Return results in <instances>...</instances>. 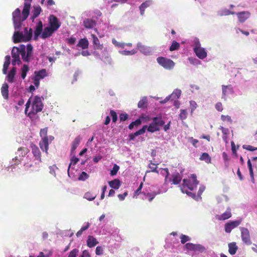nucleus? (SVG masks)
Masks as SVG:
<instances>
[{"label":"nucleus","instance_id":"nucleus-1","mask_svg":"<svg viewBox=\"0 0 257 257\" xmlns=\"http://www.w3.org/2000/svg\"><path fill=\"white\" fill-rule=\"evenodd\" d=\"M191 180L184 179L183 183L180 186V188L183 193H185L192 198H195L196 195L194 193L188 191L187 189L193 191L197 187L199 182L197 180L196 175L194 174L191 175Z\"/></svg>","mask_w":257,"mask_h":257},{"label":"nucleus","instance_id":"nucleus-2","mask_svg":"<svg viewBox=\"0 0 257 257\" xmlns=\"http://www.w3.org/2000/svg\"><path fill=\"white\" fill-rule=\"evenodd\" d=\"M47 132V127L41 129L40 135L42 138V140L39 142V146L41 149L43 151H45L46 154H48L49 143H51L54 139L52 136L48 137Z\"/></svg>","mask_w":257,"mask_h":257},{"label":"nucleus","instance_id":"nucleus-3","mask_svg":"<svg viewBox=\"0 0 257 257\" xmlns=\"http://www.w3.org/2000/svg\"><path fill=\"white\" fill-rule=\"evenodd\" d=\"M42 97L36 96L32 104L31 111L28 113V116L36 115L41 111L43 108V104L42 101Z\"/></svg>","mask_w":257,"mask_h":257},{"label":"nucleus","instance_id":"nucleus-4","mask_svg":"<svg viewBox=\"0 0 257 257\" xmlns=\"http://www.w3.org/2000/svg\"><path fill=\"white\" fill-rule=\"evenodd\" d=\"M21 52L23 60L25 62H29L33 55V46L31 44L27 46V52L26 47L24 45H21Z\"/></svg>","mask_w":257,"mask_h":257},{"label":"nucleus","instance_id":"nucleus-5","mask_svg":"<svg viewBox=\"0 0 257 257\" xmlns=\"http://www.w3.org/2000/svg\"><path fill=\"white\" fill-rule=\"evenodd\" d=\"M158 64L166 69L171 70L175 65V63L170 59L164 57H159L157 58Z\"/></svg>","mask_w":257,"mask_h":257},{"label":"nucleus","instance_id":"nucleus-6","mask_svg":"<svg viewBox=\"0 0 257 257\" xmlns=\"http://www.w3.org/2000/svg\"><path fill=\"white\" fill-rule=\"evenodd\" d=\"M20 54L21 55V46H20L19 47H14L12 50V57L13 58L12 64L13 65L15 66L16 64L18 65L21 64L20 58Z\"/></svg>","mask_w":257,"mask_h":257},{"label":"nucleus","instance_id":"nucleus-7","mask_svg":"<svg viewBox=\"0 0 257 257\" xmlns=\"http://www.w3.org/2000/svg\"><path fill=\"white\" fill-rule=\"evenodd\" d=\"M185 248L190 251L203 252L205 250V247L200 244H193L192 243H187L185 245Z\"/></svg>","mask_w":257,"mask_h":257},{"label":"nucleus","instance_id":"nucleus-8","mask_svg":"<svg viewBox=\"0 0 257 257\" xmlns=\"http://www.w3.org/2000/svg\"><path fill=\"white\" fill-rule=\"evenodd\" d=\"M49 27L54 30L55 32L60 27L61 23L57 18L53 15H51L49 18Z\"/></svg>","mask_w":257,"mask_h":257},{"label":"nucleus","instance_id":"nucleus-9","mask_svg":"<svg viewBox=\"0 0 257 257\" xmlns=\"http://www.w3.org/2000/svg\"><path fill=\"white\" fill-rule=\"evenodd\" d=\"M25 1V2L24 3V7L22 14V21L26 20L29 16L31 7V3L32 2L28 0Z\"/></svg>","mask_w":257,"mask_h":257},{"label":"nucleus","instance_id":"nucleus-10","mask_svg":"<svg viewBox=\"0 0 257 257\" xmlns=\"http://www.w3.org/2000/svg\"><path fill=\"white\" fill-rule=\"evenodd\" d=\"M240 224V221H230L225 224L224 229L226 233H230L232 229L237 227Z\"/></svg>","mask_w":257,"mask_h":257},{"label":"nucleus","instance_id":"nucleus-11","mask_svg":"<svg viewBox=\"0 0 257 257\" xmlns=\"http://www.w3.org/2000/svg\"><path fill=\"white\" fill-rule=\"evenodd\" d=\"M222 98L224 100L226 99V97L232 94L233 92V88L232 87L231 85H222Z\"/></svg>","mask_w":257,"mask_h":257},{"label":"nucleus","instance_id":"nucleus-12","mask_svg":"<svg viewBox=\"0 0 257 257\" xmlns=\"http://www.w3.org/2000/svg\"><path fill=\"white\" fill-rule=\"evenodd\" d=\"M194 51L196 56L200 59H203L207 56V53L204 48L196 47L194 48Z\"/></svg>","mask_w":257,"mask_h":257},{"label":"nucleus","instance_id":"nucleus-13","mask_svg":"<svg viewBox=\"0 0 257 257\" xmlns=\"http://www.w3.org/2000/svg\"><path fill=\"white\" fill-rule=\"evenodd\" d=\"M242 240L247 245L251 244L249 231L244 228H242Z\"/></svg>","mask_w":257,"mask_h":257},{"label":"nucleus","instance_id":"nucleus-14","mask_svg":"<svg viewBox=\"0 0 257 257\" xmlns=\"http://www.w3.org/2000/svg\"><path fill=\"white\" fill-rule=\"evenodd\" d=\"M32 152L35 158V159L41 162V153L38 147L35 145H31Z\"/></svg>","mask_w":257,"mask_h":257},{"label":"nucleus","instance_id":"nucleus-15","mask_svg":"<svg viewBox=\"0 0 257 257\" xmlns=\"http://www.w3.org/2000/svg\"><path fill=\"white\" fill-rule=\"evenodd\" d=\"M55 31L49 27H45L42 33L41 38L43 39L49 38Z\"/></svg>","mask_w":257,"mask_h":257},{"label":"nucleus","instance_id":"nucleus-16","mask_svg":"<svg viewBox=\"0 0 257 257\" xmlns=\"http://www.w3.org/2000/svg\"><path fill=\"white\" fill-rule=\"evenodd\" d=\"M231 216V210L229 208H227L225 212L221 215H216L215 217L218 220H224L229 218Z\"/></svg>","mask_w":257,"mask_h":257},{"label":"nucleus","instance_id":"nucleus-17","mask_svg":"<svg viewBox=\"0 0 257 257\" xmlns=\"http://www.w3.org/2000/svg\"><path fill=\"white\" fill-rule=\"evenodd\" d=\"M147 127V125H144L141 129L138 130L136 133L130 134L128 136L130 141L134 140L136 137L144 134L146 132Z\"/></svg>","mask_w":257,"mask_h":257},{"label":"nucleus","instance_id":"nucleus-18","mask_svg":"<svg viewBox=\"0 0 257 257\" xmlns=\"http://www.w3.org/2000/svg\"><path fill=\"white\" fill-rule=\"evenodd\" d=\"M25 41L24 35L22 32H15L13 35V41L15 43H18L21 41Z\"/></svg>","mask_w":257,"mask_h":257},{"label":"nucleus","instance_id":"nucleus-19","mask_svg":"<svg viewBox=\"0 0 257 257\" xmlns=\"http://www.w3.org/2000/svg\"><path fill=\"white\" fill-rule=\"evenodd\" d=\"M182 180V177L178 172H175L172 174V179H170V181L172 183V184L174 185L179 184Z\"/></svg>","mask_w":257,"mask_h":257},{"label":"nucleus","instance_id":"nucleus-20","mask_svg":"<svg viewBox=\"0 0 257 257\" xmlns=\"http://www.w3.org/2000/svg\"><path fill=\"white\" fill-rule=\"evenodd\" d=\"M91 36L92 39V43L95 49L101 50L103 48V45L100 44L98 38L94 35L91 34Z\"/></svg>","mask_w":257,"mask_h":257},{"label":"nucleus","instance_id":"nucleus-21","mask_svg":"<svg viewBox=\"0 0 257 257\" xmlns=\"http://www.w3.org/2000/svg\"><path fill=\"white\" fill-rule=\"evenodd\" d=\"M84 26L86 29H92L96 26V22L91 19H85L83 22Z\"/></svg>","mask_w":257,"mask_h":257},{"label":"nucleus","instance_id":"nucleus-22","mask_svg":"<svg viewBox=\"0 0 257 257\" xmlns=\"http://www.w3.org/2000/svg\"><path fill=\"white\" fill-rule=\"evenodd\" d=\"M152 3V0H147L140 6L139 9L142 16L144 15L146 9L149 7Z\"/></svg>","mask_w":257,"mask_h":257},{"label":"nucleus","instance_id":"nucleus-23","mask_svg":"<svg viewBox=\"0 0 257 257\" xmlns=\"http://www.w3.org/2000/svg\"><path fill=\"white\" fill-rule=\"evenodd\" d=\"M43 30V23L41 21H39L36 27L34 32L35 40H37L38 37L42 33Z\"/></svg>","mask_w":257,"mask_h":257},{"label":"nucleus","instance_id":"nucleus-24","mask_svg":"<svg viewBox=\"0 0 257 257\" xmlns=\"http://www.w3.org/2000/svg\"><path fill=\"white\" fill-rule=\"evenodd\" d=\"M97 239L91 235H89L87 240V245L89 247H93L98 244Z\"/></svg>","mask_w":257,"mask_h":257},{"label":"nucleus","instance_id":"nucleus-25","mask_svg":"<svg viewBox=\"0 0 257 257\" xmlns=\"http://www.w3.org/2000/svg\"><path fill=\"white\" fill-rule=\"evenodd\" d=\"M16 73V68L14 67H13L10 71L9 72L7 76V79L8 81L10 83H13L14 82V77Z\"/></svg>","mask_w":257,"mask_h":257},{"label":"nucleus","instance_id":"nucleus-26","mask_svg":"<svg viewBox=\"0 0 257 257\" xmlns=\"http://www.w3.org/2000/svg\"><path fill=\"white\" fill-rule=\"evenodd\" d=\"M9 85L7 83H4L1 88L2 94L5 99L9 98Z\"/></svg>","mask_w":257,"mask_h":257},{"label":"nucleus","instance_id":"nucleus-27","mask_svg":"<svg viewBox=\"0 0 257 257\" xmlns=\"http://www.w3.org/2000/svg\"><path fill=\"white\" fill-rule=\"evenodd\" d=\"M47 71L45 69H43L38 71L35 72L34 77L40 80L43 79L44 77L47 76Z\"/></svg>","mask_w":257,"mask_h":257},{"label":"nucleus","instance_id":"nucleus-28","mask_svg":"<svg viewBox=\"0 0 257 257\" xmlns=\"http://www.w3.org/2000/svg\"><path fill=\"white\" fill-rule=\"evenodd\" d=\"M89 45V42L87 39L83 38L81 39L78 43L77 44V46L81 48L82 49H87Z\"/></svg>","mask_w":257,"mask_h":257},{"label":"nucleus","instance_id":"nucleus-29","mask_svg":"<svg viewBox=\"0 0 257 257\" xmlns=\"http://www.w3.org/2000/svg\"><path fill=\"white\" fill-rule=\"evenodd\" d=\"M109 186L114 189H118L120 186V181L117 179H115L108 182Z\"/></svg>","mask_w":257,"mask_h":257},{"label":"nucleus","instance_id":"nucleus-30","mask_svg":"<svg viewBox=\"0 0 257 257\" xmlns=\"http://www.w3.org/2000/svg\"><path fill=\"white\" fill-rule=\"evenodd\" d=\"M228 251L231 255L234 254L238 249V247L236 245V243L234 242L229 243L228 244Z\"/></svg>","mask_w":257,"mask_h":257},{"label":"nucleus","instance_id":"nucleus-31","mask_svg":"<svg viewBox=\"0 0 257 257\" xmlns=\"http://www.w3.org/2000/svg\"><path fill=\"white\" fill-rule=\"evenodd\" d=\"M153 122H154L158 127L162 126L164 124L165 122L162 119V117H154L152 119Z\"/></svg>","mask_w":257,"mask_h":257},{"label":"nucleus","instance_id":"nucleus-32","mask_svg":"<svg viewBox=\"0 0 257 257\" xmlns=\"http://www.w3.org/2000/svg\"><path fill=\"white\" fill-rule=\"evenodd\" d=\"M33 30L32 29H30L29 31L27 28H25V41H30L32 37Z\"/></svg>","mask_w":257,"mask_h":257},{"label":"nucleus","instance_id":"nucleus-33","mask_svg":"<svg viewBox=\"0 0 257 257\" xmlns=\"http://www.w3.org/2000/svg\"><path fill=\"white\" fill-rule=\"evenodd\" d=\"M147 105L148 101L147 98L146 97L142 98V99H141L138 103V107L140 108H147Z\"/></svg>","mask_w":257,"mask_h":257},{"label":"nucleus","instance_id":"nucleus-34","mask_svg":"<svg viewBox=\"0 0 257 257\" xmlns=\"http://www.w3.org/2000/svg\"><path fill=\"white\" fill-rule=\"evenodd\" d=\"M41 11L42 9L40 6L34 7L32 12V19L34 20L40 14Z\"/></svg>","mask_w":257,"mask_h":257},{"label":"nucleus","instance_id":"nucleus-35","mask_svg":"<svg viewBox=\"0 0 257 257\" xmlns=\"http://www.w3.org/2000/svg\"><path fill=\"white\" fill-rule=\"evenodd\" d=\"M81 140V137L80 136L77 137L73 141L71 147V152H74L79 145Z\"/></svg>","mask_w":257,"mask_h":257},{"label":"nucleus","instance_id":"nucleus-36","mask_svg":"<svg viewBox=\"0 0 257 257\" xmlns=\"http://www.w3.org/2000/svg\"><path fill=\"white\" fill-rule=\"evenodd\" d=\"M22 17L21 15V11L19 8H17L13 13V20H22Z\"/></svg>","mask_w":257,"mask_h":257},{"label":"nucleus","instance_id":"nucleus-37","mask_svg":"<svg viewBox=\"0 0 257 257\" xmlns=\"http://www.w3.org/2000/svg\"><path fill=\"white\" fill-rule=\"evenodd\" d=\"M148 132L151 133H154L156 131H159L160 128L158 127L154 122H152L150 124L149 126L147 127Z\"/></svg>","mask_w":257,"mask_h":257},{"label":"nucleus","instance_id":"nucleus-38","mask_svg":"<svg viewBox=\"0 0 257 257\" xmlns=\"http://www.w3.org/2000/svg\"><path fill=\"white\" fill-rule=\"evenodd\" d=\"M199 159L201 161H204L207 163H211V157L209 156L208 153H203L200 156Z\"/></svg>","mask_w":257,"mask_h":257},{"label":"nucleus","instance_id":"nucleus-39","mask_svg":"<svg viewBox=\"0 0 257 257\" xmlns=\"http://www.w3.org/2000/svg\"><path fill=\"white\" fill-rule=\"evenodd\" d=\"M220 129L221 130L222 133L223 134V136L222 137V138L223 140L225 142H227V138L228 135L229 134V130L228 128H224L223 126H221L220 127Z\"/></svg>","mask_w":257,"mask_h":257},{"label":"nucleus","instance_id":"nucleus-40","mask_svg":"<svg viewBox=\"0 0 257 257\" xmlns=\"http://www.w3.org/2000/svg\"><path fill=\"white\" fill-rule=\"evenodd\" d=\"M138 48L139 50L143 53L145 54H149L150 52V49L149 48L146 47V46L142 45L141 44H138L137 45Z\"/></svg>","mask_w":257,"mask_h":257},{"label":"nucleus","instance_id":"nucleus-41","mask_svg":"<svg viewBox=\"0 0 257 257\" xmlns=\"http://www.w3.org/2000/svg\"><path fill=\"white\" fill-rule=\"evenodd\" d=\"M96 197V194H94L91 192H87L84 195L83 197L84 198H85L86 199L89 201H92Z\"/></svg>","mask_w":257,"mask_h":257},{"label":"nucleus","instance_id":"nucleus-42","mask_svg":"<svg viewBox=\"0 0 257 257\" xmlns=\"http://www.w3.org/2000/svg\"><path fill=\"white\" fill-rule=\"evenodd\" d=\"M157 164L153 163L152 161H150V163L149 165V168L151 169V170L147 171V172H155L157 173H159L158 171L157 170Z\"/></svg>","mask_w":257,"mask_h":257},{"label":"nucleus","instance_id":"nucleus-43","mask_svg":"<svg viewBox=\"0 0 257 257\" xmlns=\"http://www.w3.org/2000/svg\"><path fill=\"white\" fill-rule=\"evenodd\" d=\"M29 152V149L25 147L20 148L18 150V153L20 154L19 156L22 157V158L26 156Z\"/></svg>","mask_w":257,"mask_h":257},{"label":"nucleus","instance_id":"nucleus-44","mask_svg":"<svg viewBox=\"0 0 257 257\" xmlns=\"http://www.w3.org/2000/svg\"><path fill=\"white\" fill-rule=\"evenodd\" d=\"M29 69L27 65L24 64L23 67L21 68L22 74L21 77L23 79H24L27 75V73L28 72Z\"/></svg>","mask_w":257,"mask_h":257},{"label":"nucleus","instance_id":"nucleus-45","mask_svg":"<svg viewBox=\"0 0 257 257\" xmlns=\"http://www.w3.org/2000/svg\"><path fill=\"white\" fill-rule=\"evenodd\" d=\"M79 159L78 158H76L75 157H73L71 159V162L69 165V166H68V168L67 169V173H68V176H69V170H70L71 166L72 165H75L77 163V162L79 161Z\"/></svg>","mask_w":257,"mask_h":257},{"label":"nucleus","instance_id":"nucleus-46","mask_svg":"<svg viewBox=\"0 0 257 257\" xmlns=\"http://www.w3.org/2000/svg\"><path fill=\"white\" fill-rule=\"evenodd\" d=\"M142 123L141 120L140 119H137L134 121L132 122L128 125V127L130 130H132L134 126H138Z\"/></svg>","mask_w":257,"mask_h":257},{"label":"nucleus","instance_id":"nucleus-47","mask_svg":"<svg viewBox=\"0 0 257 257\" xmlns=\"http://www.w3.org/2000/svg\"><path fill=\"white\" fill-rule=\"evenodd\" d=\"M158 194H159V193H157L155 192H153L148 193L147 194L144 193V195L146 196L145 198L147 199L149 202H151Z\"/></svg>","mask_w":257,"mask_h":257},{"label":"nucleus","instance_id":"nucleus-48","mask_svg":"<svg viewBox=\"0 0 257 257\" xmlns=\"http://www.w3.org/2000/svg\"><path fill=\"white\" fill-rule=\"evenodd\" d=\"M180 48V44L178 42H177L176 41H173L172 42V43L170 47L169 50L171 51H173L175 50H177L179 49Z\"/></svg>","mask_w":257,"mask_h":257},{"label":"nucleus","instance_id":"nucleus-49","mask_svg":"<svg viewBox=\"0 0 257 257\" xmlns=\"http://www.w3.org/2000/svg\"><path fill=\"white\" fill-rule=\"evenodd\" d=\"M231 146L232 155L234 156V157H237V155L236 154V150L238 149L239 146L236 147L235 143L232 141L231 142Z\"/></svg>","mask_w":257,"mask_h":257},{"label":"nucleus","instance_id":"nucleus-50","mask_svg":"<svg viewBox=\"0 0 257 257\" xmlns=\"http://www.w3.org/2000/svg\"><path fill=\"white\" fill-rule=\"evenodd\" d=\"M247 166L249 169V174L250 177L251 178V181L252 182H254L253 169L252 168V165L250 160H248L247 161Z\"/></svg>","mask_w":257,"mask_h":257},{"label":"nucleus","instance_id":"nucleus-51","mask_svg":"<svg viewBox=\"0 0 257 257\" xmlns=\"http://www.w3.org/2000/svg\"><path fill=\"white\" fill-rule=\"evenodd\" d=\"M88 178L89 175L85 172H82L79 176L78 180L79 181H85Z\"/></svg>","mask_w":257,"mask_h":257},{"label":"nucleus","instance_id":"nucleus-52","mask_svg":"<svg viewBox=\"0 0 257 257\" xmlns=\"http://www.w3.org/2000/svg\"><path fill=\"white\" fill-rule=\"evenodd\" d=\"M187 112L186 109H181L180 110V113L179 115V118L182 120H183L185 119L187 117Z\"/></svg>","mask_w":257,"mask_h":257},{"label":"nucleus","instance_id":"nucleus-53","mask_svg":"<svg viewBox=\"0 0 257 257\" xmlns=\"http://www.w3.org/2000/svg\"><path fill=\"white\" fill-rule=\"evenodd\" d=\"M119 169V167L116 164H115L113 166L112 169L110 171V175L112 176L115 175L118 171Z\"/></svg>","mask_w":257,"mask_h":257},{"label":"nucleus","instance_id":"nucleus-54","mask_svg":"<svg viewBox=\"0 0 257 257\" xmlns=\"http://www.w3.org/2000/svg\"><path fill=\"white\" fill-rule=\"evenodd\" d=\"M180 239H181V242L182 244H184L187 241H189L191 239V238L189 236H188L186 235L183 234H182L181 235Z\"/></svg>","mask_w":257,"mask_h":257},{"label":"nucleus","instance_id":"nucleus-55","mask_svg":"<svg viewBox=\"0 0 257 257\" xmlns=\"http://www.w3.org/2000/svg\"><path fill=\"white\" fill-rule=\"evenodd\" d=\"M23 21L22 20H13L15 29H20L22 25V22Z\"/></svg>","mask_w":257,"mask_h":257},{"label":"nucleus","instance_id":"nucleus-56","mask_svg":"<svg viewBox=\"0 0 257 257\" xmlns=\"http://www.w3.org/2000/svg\"><path fill=\"white\" fill-rule=\"evenodd\" d=\"M78 252L79 250L77 248H74L69 253L68 257H77Z\"/></svg>","mask_w":257,"mask_h":257},{"label":"nucleus","instance_id":"nucleus-57","mask_svg":"<svg viewBox=\"0 0 257 257\" xmlns=\"http://www.w3.org/2000/svg\"><path fill=\"white\" fill-rule=\"evenodd\" d=\"M110 114L112 117V120L113 122H115L117 119V115L115 111L113 110H110Z\"/></svg>","mask_w":257,"mask_h":257},{"label":"nucleus","instance_id":"nucleus-58","mask_svg":"<svg viewBox=\"0 0 257 257\" xmlns=\"http://www.w3.org/2000/svg\"><path fill=\"white\" fill-rule=\"evenodd\" d=\"M181 95V91L180 90H176L174 91L171 95V98L173 97L174 99L178 98Z\"/></svg>","mask_w":257,"mask_h":257},{"label":"nucleus","instance_id":"nucleus-59","mask_svg":"<svg viewBox=\"0 0 257 257\" xmlns=\"http://www.w3.org/2000/svg\"><path fill=\"white\" fill-rule=\"evenodd\" d=\"M112 44L115 45V46H117L118 47H120V48H123L124 47V43H119V42H118L115 39H113L112 40Z\"/></svg>","mask_w":257,"mask_h":257},{"label":"nucleus","instance_id":"nucleus-60","mask_svg":"<svg viewBox=\"0 0 257 257\" xmlns=\"http://www.w3.org/2000/svg\"><path fill=\"white\" fill-rule=\"evenodd\" d=\"M250 16V13L248 12H242V22L245 21Z\"/></svg>","mask_w":257,"mask_h":257},{"label":"nucleus","instance_id":"nucleus-61","mask_svg":"<svg viewBox=\"0 0 257 257\" xmlns=\"http://www.w3.org/2000/svg\"><path fill=\"white\" fill-rule=\"evenodd\" d=\"M242 148L244 149H246V150H247L248 151H253L257 150V148L253 147L250 145H243L242 146Z\"/></svg>","mask_w":257,"mask_h":257},{"label":"nucleus","instance_id":"nucleus-62","mask_svg":"<svg viewBox=\"0 0 257 257\" xmlns=\"http://www.w3.org/2000/svg\"><path fill=\"white\" fill-rule=\"evenodd\" d=\"M128 115L126 113H121L119 115V119L121 121H123L127 119Z\"/></svg>","mask_w":257,"mask_h":257},{"label":"nucleus","instance_id":"nucleus-63","mask_svg":"<svg viewBox=\"0 0 257 257\" xmlns=\"http://www.w3.org/2000/svg\"><path fill=\"white\" fill-rule=\"evenodd\" d=\"M103 250L101 246H97L95 249V253L97 255H101L103 254Z\"/></svg>","mask_w":257,"mask_h":257},{"label":"nucleus","instance_id":"nucleus-64","mask_svg":"<svg viewBox=\"0 0 257 257\" xmlns=\"http://www.w3.org/2000/svg\"><path fill=\"white\" fill-rule=\"evenodd\" d=\"M79 257H91V256L89 252L87 250H85L82 251Z\"/></svg>","mask_w":257,"mask_h":257}]
</instances>
